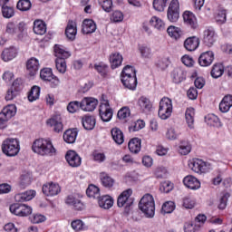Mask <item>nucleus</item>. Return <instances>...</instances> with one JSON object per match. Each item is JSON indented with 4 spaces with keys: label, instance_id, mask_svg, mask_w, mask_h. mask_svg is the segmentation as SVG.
<instances>
[{
    "label": "nucleus",
    "instance_id": "f257e3e1",
    "mask_svg": "<svg viewBox=\"0 0 232 232\" xmlns=\"http://www.w3.org/2000/svg\"><path fill=\"white\" fill-rule=\"evenodd\" d=\"M32 150L34 153L42 157H53L56 153L52 141L44 139L35 140L33 143Z\"/></svg>",
    "mask_w": 232,
    "mask_h": 232
},
{
    "label": "nucleus",
    "instance_id": "f03ea898",
    "mask_svg": "<svg viewBox=\"0 0 232 232\" xmlns=\"http://www.w3.org/2000/svg\"><path fill=\"white\" fill-rule=\"evenodd\" d=\"M139 209L144 213L147 218L155 217V199L151 194H145L139 202Z\"/></svg>",
    "mask_w": 232,
    "mask_h": 232
},
{
    "label": "nucleus",
    "instance_id": "7ed1b4c3",
    "mask_svg": "<svg viewBox=\"0 0 232 232\" xmlns=\"http://www.w3.org/2000/svg\"><path fill=\"white\" fill-rule=\"evenodd\" d=\"M2 152L6 157H15L19 155L21 151V146L19 145V140L14 138L5 139L1 145Z\"/></svg>",
    "mask_w": 232,
    "mask_h": 232
},
{
    "label": "nucleus",
    "instance_id": "20e7f679",
    "mask_svg": "<svg viewBox=\"0 0 232 232\" xmlns=\"http://www.w3.org/2000/svg\"><path fill=\"white\" fill-rule=\"evenodd\" d=\"M173 113V102L168 97H163L160 102L158 115L162 121H166L171 117Z\"/></svg>",
    "mask_w": 232,
    "mask_h": 232
},
{
    "label": "nucleus",
    "instance_id": "39448f33",
    "mask_svg": "<svg viewBox=\"0 0 232 232\" xmlns=\"http://www.w3.org/2000/svg\"><path fill=\"white\" fill-rule=\"evenodd\" d=\"M131 195H133V190L131 188H128L122 191L117 199L118 208H125L126 213H129L130 208L133 206V198H131Z\"/></svg>",
    "mask_w": 232,
    "mask_h": 232
},
{
    "label": "nucleus",
    "instance_id": "423d86ee",
    "mask_svg": "<svg viewBox=\"0 0 232 232\" xmlns=\"http://www.w3.org/2000/svg\"><path fill=\"white\" fill-rule=\"evenodd\" d=\"M17 113V107L14 104L5 106L0 112V130L6 128V122Z\"/></svg>",
    "mask_w": 232,
    "mask_h": 232
},
{
    "label": "nucleus",
    "instance_id": "0eeeda50",
    "mask_svg": "<svg viewBox=\"0 0 232 232\" xmlns=\"http://www.w3.org/2000/svg\"><path fill=\"white\" fill-rule=\"evenodd\" d=\"M188 168L195 173H206L211 169V164L200 159H193L188 161Z\"/></svg>",
    "mask_w": 232,
    "mask_h": 232
},
{
    "label": "nucleus",
    "instance_id": "6e6552de",
    "mask_svg": "<svg viewBox=\"0 0 232 232\" xmlns=\"http://www.w3.org/2000/svg\"><path fill=\"white\" fill-rule=\"evenodd\" d=\"M24 30H26V24L24 22H20L19 24L17 22H9L5 25V34L11 37L21 35Z\"/></svg>",
    "mask_w": 232,
    "mask_h": 232
},
{
    "label": "nucleus",
    "instance_id": "1a4fd4ad",
    "mask_svg": "<svg viewBox=\"0 0 232 232\" xmlns=\"http://www.w3.org/2000/svg\"><path fill=\"white\" fill-rule=\"evenodd\" d=\"M167 17L170 23H177L180 17V4L179 0H171L168 11Z\"/></svg>",
    "mask_w": 232,
    "mask_h": 232
},
{
    "label": "nucleus",
    "instance_id": "9d476101",
    "mask_svg": "<svg viewBox=\"0 0 232 232\" xmlns=\"http://www.w3.org/2000/svg\"><path fill=\"white\" fill-rule=\"evenodd\" d=\"M99 115L103 122H110L113 117V110L110 107V102L103 100L99 108Z\"/></svg>",
    "mask_w": 232,
    "mask_h": 232
},
{
    "label": "nucleus",
    "instance_id": "9b49d317",
    "mask_svg": "<svg viewBox=\"0 0 232 232\" xmlns=\"http://www.w3.org/2000/svg\"><path fill=\"white\" fill-rule=\"evenodd\" d=\"M40 77L43 81H47L51 82L52 88H57L59 86L60 81L57 77L53 76V72H52V69L50 68H44L40 72Z\"/></svg>",
    "mask_w": 232,
    "mask_h": 232
},
{
    "label": "nucleus",
    "instance_id": "f8f14e48",
    "mask_svg": "<svg viewBox=\"0 0 232 232\" xmlns=\"http://www.w3.org/2000/svg\"><path fill=\"white\" fill-rule=\"evenodd\" d=\"M46 124L50 128H53L55 133H61L63 130V118L61 117V114H55L48 119Z\"/></svg>",
    "mask_w": 232,
    "mask_h": 232
},
{
    "label": "nucleus",
    "instance_id": "ddd939ff",
    "mask_svg": "<svg viewBox=\"0 0 232 232\" xmlns=\"http://www.w3.org/2000/svg\"><path fill=\"white\" fill-rule=\"evenodd\" d=\"M217 42V33L213 27H208L203 32V43L208 48H211Z\"/></svg>",
    "mask_w": 232,
    "mask_h": 232
},
{
    "label": "nucleus",
    "instance_id": "4468645a",
    "mask_svg": "<svg viewBox=\"0 0 232 232\" xmlns=\"http://www.w3.org/2000/svg\"><path fill=\"white\" fill-rule=\"evenodd\" d=\"M43 193L46 197H55L61 193V187L59 184L49 182L43 186Z\"/></svg>",
    "mask_w": 232,
    "mask_h": 232
},
{
    "label": "nucleus",
    "instance_id": "2eb2a0df",
    "mask_svg": "<svg viewBox=\"0 0 232 232\" xmlns=\"http://www.w3.org/2000/svg\"><path fill=\"white\" fill-rule=\"evenodd\" d=\"M65 160L71 168H79L81 166V156L75 150H68L65 154Z\"/></svg>",
    "mask_w": 232,
    "mask_h": 232
},
{
    "label": "nucleus",
    "instance_id": "dca6fc26",
    "mask_svg": "<svg viewBox=\"0 0 232 232\" xmlns=\"http://www.w3.org/2000/svg\"><path fill=\"white\" fill-rule=\"evenodd\" d=\"M213 61H215V53L213 51L202 53L198 57V64L203 67L211 66V64H213Z\"/></svg>",
    "mask_w": 232,
    "mask_h": 232
},
{
    "label": "nucleus",
    "instance_id": "f3484780",
    "mask_svg": "<svg viewBox=\"0 0 232 232\" xmlns=\"http://www.w3.org/2000/svg\"><path fill=\"white\" fill-rule=\"evenodd\" d=\"M99 101L95 98H83L81 102V110L83 111H93L97 108Z\"/></svg>",
    "mask_w": 232,
    "mask_h": 232
},
{
    "label": "nucleus",
    "instance_id": "a211bd4d",
    "mask_svg": "<svg viewBox=\"0 0 232 232\" xmlns=\"http://www.w3.org/2000/svg\"><path fill=\"white\" fill-rule=\"evenodd\" d=\"M39 60L35 57H32L26 62V72L30 77H34L39 72Z\"/></svg>",
    "mask_w": 232,
    "mask_h": 232
},
{
    "label": "nucleus",
    "instance_id": "6ab92c4d",
    "mask_svg": "<svg viewBox=\"0 0 232 232\" xmlns=\"http://www.w3.org/2000/svg\"><path fill=\"white\" fill-rule=\"evenodd\" d=\"M183 184L188 189H193L194 191L197 189H200V181L194 176L188 175L183 179Z\"/></svg>",
    "mask_w": 232,
    "mask_h": 232
},
{
    "label": "nucleus",
    "instance_id": "aec40b11",
    "mask_svg": "<svg viewBox=\"0 0 232 232\" xmlns=\"http://www.w3.org/2000/svg\"><path fill=\"white\" fill-rule=\"evenodd\" d=\"M65 204L71 206L73 209L77 211H82L84 208V205L81 202V199L77 198L73 195H69L65 198Z\"/></svg>",
    "mask_w": 232,
    "mask_h": 232
},
{
    "label": "nucleus",
    "instance_id": "412c9836",
    "mask_svg": "<svg viewBox=\"0 0 232 232\" xmlns=\"http://www.w3.org/2000/svg\"><path fill=\"white\" fill-rule=\"evenodd\" d=\"M65 35L68 41H75L77 35V24L74 21L70 20L65 28Z\"/></svg>",
    "mask_w": 232,
    "mask_h": 232
},
{
    "label": "nucleus",
    "instance_id": "4be33fe9",
    "mask_svg": "<svg viewBox=\"0 0 232 232\" xmlns=\"http://www.w3.org/2000/svg\"><path fill=\"white\" fill-rule=\"evenodd\" d=\"M199 45L200 39L197 36L188 37L184 42V48L188 50V52H195Z\"/></svg>",
    "mask_w": 232,
    "mask_h": 232
},
{
    "label": "nucleus",
    "instance_id": "5701e85b",
    "mask_svg": "<svg viewBox=\"0 0 232 232\" xmlns=\"http://www.w3.org/2000/svg\"><path fill=\"white\" fill-rule=\"evenodd\" d=\"M171 79L175 84H180L186 79V72L182 68H175L171 72Z\"/></svg>",
    "mask_w": 232,
    "mask_h": 232
},
{
    "label": "nucleus",
    "instance_id": "b1692460",
    "mask_svg": "<svg viewBox=\"0 0 232 232\" xmlns=\"http://www.w3.org/2000/svg\"><path fill=\"white\" fill-rule=\"evenodd\" d=\"M35 195V190H27L25 192L16 194L14 196V200L15 202H28V200L34 198Z\"/></svg>",
    "mask_w": 232,
    "mask_h": 232
},
{
    "label": "nucleus",
    "instance_id": "393cba45",
    "mask_svg": "<svg viewBox=\"0 0 232 232\" xmlns=\"http://www.w3.org/2000/svg\"><path fill=\"white\" fill-rule=\"evenodd\" d=\"M53 53L56 59H68L72 54L66 51V48L61 44H55L53 46Z\"/></svg>",
    "mask_w": 232,
    "mask_h": 232
},
{
    "label": "nucleus",
    "instance_id": "a878e982",
    "mask_svg": "<svg viewBox=\"0 0 232 232\" xmlns=\"http://www.w3.org/2000/svg\"><path fill=\"white\" fill-rule=\"evenodd\" d=\"M97 30V24L92 19H85L82 22V34H93Z\"/></svg>",
    "mask_w": 232,
    "mask_h": 232
},
{
    "label": "nucleus",
    "instance_id": "bb28decb",
    "mask_svg": "<svg viewBox=\"0 0 232 232\" xmlns=\"http://www.w3.org/2000/svg\"><path fill=\"white\" fill-rule=\"evenodd\" d=\"M1 57L5 63H8V61H12L17 57V49L15 47L6 48L2 52Z\"/></svg>",
    "mask_w": 232,
    "mask_h": 232
},
{
    "label": "nucleus",
    "instance_id": "cd10ccee",
    "mask_svg": "<svg viewBox=\"0 0 232 232\" xmlns=\"http://www.w3.org/2000/svg\"><path fill=\"white\" fill-rule=\"evenodd\" d=\"M138 106H140L142 111L149 113V111H151V108H153V103H151V101H150L149 98L141 96L138 100Z\"/></svg>",
    "mask_w": 232,
    "mask_h": 232
},
{
    "label": "nucleus",
    "instance_id": "c85d7f7f",
    "mask_svg": "<svg viewBox=\"0 0 232 232\" xmlns=\"http://www.w3.org/2000/svg\"><path fill=\"white\" fill-rule=\"evenodd\" d=\"M78 133L77 129H69L63 133V140L67 144H73L77 140Z\"/></svg>",
    "mask_w": 232,
    "mask_h": 232
},
{
    "label": "nucleus",
    "instance_id": "c756f323",
    "mask_svg": "<svg viewBox=\"0 0 232 232\" xmlns=\"http://www.w3.org/2000/svg\"><path fill=\"white\" fill-rule=\"evenodd\" d=\"M121 82L128 90H135L137 88V76H125L121 78Z\"/></svg>",
    "mask_w": 232,
    "mask_h": 232
},
{
    "label": "nucleus",
    "instance_id": "7c9ffc66",
    "mask_svg": "<svg viewBox=\"0 0 232 232\" xmlns=\"http://www.w3.org/2000/svg\"><path fill=\"white\" fill-rule=\"evenodd\" d=\"M98 204L102 209H110L113 207V198L110 196H102L98 199Z\"/></svg>",
    "mask_w": 232,
    "mask_h": 232
},
{
    "label": "nucleus",
    "instance_id": "2f4dec72",
    "mask_svg": "<svg viewBox=\"0 0 232 232\" xmlns=\"http://www.w3.org/2000/svg\"><path fill=\"white\" fill-rule=\"evenodd\" d=\"M111 137L116 144L121 146V144H124V133L119 128H113L111 131Z\"/></svg>",
    "mask_w": 232,
    "mask_h": 232
},
{
    "label": "nucleus",
    "instance_id": "473e14b6",
    "mask_svg": "<svg viewBox=\"0 0 232 232\" xmlns=\"http://www.w3.org/2000/svg\"><path fill=\"white\" fill-rule=\"evenodd\" d=\"M185 119L187 121V124L190 130H193L195 128V109L194 108H188L185 112Z\"/></svg>",
    "mask_w": 232,
    "mask_h": 232
},
{
    "label": "nucleus",
    "instance_id": "72a5a7b5",
    "mask_svg": "<svg viewBox=\"0 0 232 232\" xmlns=\"http://www.w3.org/2000/svg\"><path fill=\"white\" fill-rule=\"evenodd\" d=\"M183 21L186 24L191 26V28H197V17L189 11H186L183 14Z\"/></svg>",
    "mask_w": 232,
    "mask_h": 232
},
{
    "label": "nucleus",
    "instance_id": "f704fd0d",
    "mask_svg": "<svg viewBox=\"0 0 232 232\" xmlns=\"http://www.w3.org/2000/svg\"><path fill=\"white\" fill-rule=\"evenodd\" d=\"M111 68L115 70L122 64V55L119 53H114L110 56Z\"/></svg>",
    "mask_w": 232,
    "mask_h": 232
},
{
    "label": "nucleus",
    "instance_id": "c9c22d12",
    "mask_svg": "<svg viewBox=\"0 0 232 232\" xmlns=\"http://www.w3.org/2000/svg\"><path fill=\"white\" fill-rule=\"evenodd\" d=\"M82 124L84 128V130H93L95 128L96 120L94 116H84L82 119Z\"/></svg>",
    "mask_w": 232,
    "mask_h": 232
},
{
    "label": "nucleus",
    "instance_id": "e433bc0d",
    "mask_svg": "<svg viewBox=\"0 0 232 232\" xmlns=\"http://www.w3.org/2000/svg\"><path fill=\"white\" fill-rule=\"evenodd\" d=\"M167 34L169 35V37L177 41V39H180V37H182V35L184 34V32L179 27L170 25L167 29Z\"/></svg>",
    "mask_w": 232,
    "mask_h": 232
},
{
    "label": "nucleus",
    "instance_id": "4c0bfd02",
    "mask_svg": "<svg viewBox=\"0 0 232 232\" xmlns=\"http://www.w3.org/2000/svg\"><path fill=\"white\" fill-rule=\"evenodd\" d=\"M34 32L36 35H44L46 34V24L41 20L34 21Z\"/></svg>",
    "mask_w": 232,
    "mask_h": 232
},
{
    "label": "nucleus",
    "instance_id": "58836bf2",
    "mask_svg": "<svg viewBox=\"0 0 232 232\" xmlns=\"http://www.w3.org/2000/svg\"><path fill=\"white\" fill-rule=\"evenodd\" d=\"M141 141L139 138H133L129 141V150L131 153H139L141 148Z\"/></svg>",
    "mask_w": 232,
    "mask_h": 232
},
{
    "label": "nucleus",
    "instance_id": "ea45409f",
    "mask_svg": "<svg viewBox=\"0 0 232 232\" xmlns=\"http://www.w3.org/2000/svg\"><path fill=\"white\" fill-rule=\"evenodd\" d=\"M100 179L104 188H113V184H115V180L111 177H110V175H108L105 172H102L100 174Z\"/></svg>",
    "mask_w": 232,
    "mask_h": 232
},
{
    "label": "nucleus",
    "instance_id": "a19ab883",
    "mask_svg": "<svg viewBox=\"0 0 232 232\" xmlns=\"http://www.w3.org/2000/svg\"><path fill=\"white\" fill-rule=\"evenodd\" d=\"M150 24H151V26H154L156 30H160V32L166 30V24H164V21H162V19L157 16L151 17V19L150 20Z\"/></svg>",
    "mask_w": 232,
    "mask_h": 232
},
{
    "label": "nucleus",
    "instance_id": "79ce46f5",
    "mask_svg": "<svg viewBox=\"0 0 232 232\" xmlns=\"http://www.w3.org/2000/svg\"><path fill=\"white\" fill-rule=\"evenodd\" d=\"M86 194L90 198H101V190L95 185H90L86 189Z\"/></svg>",
    "mask_w": 232,
    "mask_h": 232
},
{
    "label": "nucleus",
    "instance_id": "37998d69",
    "mask_svg": "<svg viewBox=\"0 0 232 232\" xmlns=\"http://www.w3.org/2000/svg\"><path fill=\"white\" fill-rule=\"evenodd\" d=\"M210 73L214 79H218V77H222V75H224V65H222L221 63L214 64Z\"/></svg>",
    "mask_w": 232,
    "mask_h": 232
},
{
    "label": "nucleus",
    "instance_id": "c03bdc74",
    "mask_svg": "<svg viewBox=\"0 0 232 232\" xmlns=\"http://www.w3.org/2000/svg\"><path fill=\"white\" fill-rule=\"evenodd\" d=\"M39 95H41V88H39L37 85H34L29 92L28 101L30 102H34V101H37V99H39Z\"/></svg>",
    "mask_w": 232,
    "mask_h": 232
},
{
    "label": "nucleus",
    "instance_id": "a18cd8bd",
    "mask_svg": "<svg viewBox=\"0 0 232 232\" xmlns=\"http://www.w3.org/2000/svg\"><path fill=\"white\" fill-rule=\"evenodd\" d=\"M179 153L180 155H188V153H191V144L188 141L181 140L179 147Z\"/></svg>",
    "mask_w": 232,
    "mask_h": 232
},
{
    "label": "nucleus",
    "instance_id": "49530a36",
    "mask_svg": "<svg viewBox=\"0 0 232 232\" xmlns=\"http://www.w3.org/2000/svg\"><path fill=\"white\" fill-rule=\"evenodd\" d=\"M121 77H137V71L135 70V67L131 65L125 66L121 72Z\"/></svg>",
    "mask_w": 232,
    "mask_h": 232
},
{
    "label": "nucleus",
    "instance_id": "de8ad7c7",
    "mask_svg": "<svg viewBox=\"0 0 232 232\" xmlns=\"http://www.w3.org/2000/svg\"><path fill=\"white\" fill-rule=\"evenodd\" d=\"M139 51L142 59H151V56L153 55L151 53V48H150L148 45H140Z\"/></svg>",
    "mask_w": 232,
    "mask_h": 232
},
{
    "label": "nucleus",
    "instance_id": "09e8293b",
    "mask_svg": "<svg viewBox=\"0 0 232 232\" xmlns=\"http://www.w3.org/2000/svg\"><path fill=\"white\" fill-rule=\"evenodd\" d=\"M99 5L104 12L110 14L113 10V1L111 0H98Z\"/></svg>",
    "mask_w": 232,
    "mask_h": 232
},
{
    "label": "nucleus",
    "instance_id": "8fccbe9b",
    "mask_svg": "<svg viewBox=\"0 0 232 232\" xmlns=\"http://www.w3.org/2000/svg\"><path fill=\"white\" fill-rule=\"evenodd\" d=\"M30 184H32V173L25 172L22 174L20 180L21 188H26V186H30Z\"/></svg>",
    "mask_w": 232,
    "mask_h": 232
},
{
    "label": "nucleus",
    "instance_id": "3c124183",
    "mask_svg": "<svg viewBox=\"0 0 232 232\" xmlns=\"http://www.w3.org/2000/svg\"><path fill=\"white\" fill-rule=\"evenodd\" d=\"M205 121L208 126H220V120L215 114H208L205 117Z\"/></svg>",
    "mask_w": 232,
    "mask_h": 232
},
{
    "label": "nucleus",
    "instance_id": "603ef678",
    "mask_svg": "<svg viewBox=\"0 0 232 232\" xmlns=\"http://www.w3.org/2000/svg\"><path fill=\"white\" fill-rule=\"evenodd\" d=\"M175 211V202L167 201L162 205L161 213L164 215L173 213Z\"/></svg>",
    "mask_w": 232,
    "mask_h": 232
},
{
    "label": "nucleus",
    "instance_id": "864d4df0",
    "mask_svg": "<svg viewBox=\"0 0 232 232\" xmlns=\"http://www.w3.org/2000/svg\"><path fill=\"white\" fill-rule=\"evenodd\" d=\"M55 66L59 73H66V59H55Z\"/></svg>",
    "mask_w": 232,
    "mask_h": 232
},
{
    "label": "nucleus",
    "instance_id": "5fc2aeb1",
    "mask_svg": "<svg viewBox=\"0 0 232 232\" xmlns=\"http://www.w3.org/2000/svg\"><path fill=\"white\" fill-rule=\"evenodd\" d=\"M16 8L21 10V12H27V10L32 8V3L30 0H20L17 3Z\"/></svg>",
    "mask_w": 232,
    "mask_h": 232
},
{
    "label": "nucleus",
    "instance_id": "6e6d98bb",
    "mask_svg": "<svg viewBox=\"0 0 232 232\" xmlns=\"http://www.w3.org/2000/svg\"><path fill=\"white\" fill-rule=\"evenodd\" d=\"M94 69L98 73H100V75H102V77H106V75H108V66L106 63H96L94 64Z\"/></svg>",
    "mask_w": 232,
    "mask_h": 232
},
{
    "label": "nucleus",
    "instance_id": "4d7b16f0",
    "mask_svg": "<svg viewBox=\"0 0 232 232\" xmlns=\"http://www.w3.org/2000/svg\"><path fill=\"white\" fill-rule=\"evenodd\" d=\"M2 14L3 17H5V19H12V17H14V15L15 14L14 7H10L8 5H4L2 7Z\"/></svg>",
    "mask_w": 232,
    "mask_h": 232
},
{
    "label": "nucleus",
    "instance_id": "13d9d810",
    "mask_svg": "<svg viewBox=\"0 0 232 232\" xmlns=\"http://www.w3.org/2000/svg\"><path fill=\"white\" fill-rule=\"evenodd\" d=\"M81 110V102L78 101L71 102L67 105V111L69 113H77Z\"/></svg>",
    "mask_w": 232,
    "mask_h": 232
},
{
    "label": "nucleus",
    "instance_id": "bf43d9fd",
    "mask_svg": "<svg viewBox=\"0 0 232 232\" xmlns=\"http://www.w3.org/2000/svg\"><path fill=\"white\" fill-rule=\"evenodd\" d=\"M167 3H168V0H154L153 8L157 12H164V8H166Z\"/></svg>",
    "mask_w": 232,
    "mask_h": 232
},
{
    "label": "nucleus",
    "instance_id": "052dcab7",
    "mask_svg": "<svg viewBox=\"0 0 232 232\" xmlns=\"http://www.w3.org/2000/svg\"><path fill=\"white\" fill-rule=\"evenodd\" d=\"M227 11L225 9H219L217 15H216V21L219 24H224L227 21Z\"/></svg>",
    "mask_w": 232,
    "mask_h": 232
},
{
    "label": "nucleus",
    "instance_id": "680f3d73",
    "mask_svg": "<svg viewBox=\"0 0 232 232\" xmlns=\"http://www.w3.org/2000/svg\"><path fill=\"white\" fill-rule=\"evenodd\" d=\"M22 208H23V204L21 203H14L11 205L9 208L11 213H13V215H16V217H21Z\"/></svg>",
    "mask_w": 232,
    "mask_h": 232
},
{
    "label": "nucleus",
    "instance_id": "e2e57ef3",
    "mask_svg": "<svg viewBox=\"0 0 232 232\" xmlns=\"http://www.w3.org/2000/svg\"><path fill=\"white\" fill-rule=\"evenodd\" d=\"M195 199L191 197H185L183 198V208L186 209H193L195 208Z\"/></svg>",
    "mask_w": 232,
    "mask_h": 232
},
{
    "label": "nucleus",
    "instance_id": "0e129e2a",
    "mask_svg": "<svg viewBox=\"0 0 232 232\" xmlns=\"http://www.w3.org/2000/svg\"><path fill=\"white\" fill-rule=\"evenodd\" d=\"M124 20V14L121 11H114L111 16V21L113 23H122Z\"/></svg>",
    "mask_w": 232,
    "mask_h": 232
},
{
    "label": "nucleus",
    "instance_id": "69168bd1",
    "mask_svg": "<svg viewBox=\"0 0 232 232\" xmlns=\"http://www.w3.org/2000/svg\"><path fill=\"white\" fill-rule=\"evenodd\" d=\"M227 198H229V193L226 192L224 193L220 199H219V204L218 206V209H226L227 207Z\"/></svg>",
    "mask_w": 232,
    "mask_h": 232
},
{
    "label": "nucleus",
    "instance_id": "338daca9",
    "mask_svg": "<svg viewBox=\"0 0 232 232\" xmlns=\"http://www.w3.org/2000/svg\"><path fill=\"white\" fill-rule=\"evenodd\" d=\"M71 226L74 231H82V229H85V225L82 222V220L76 219L71 223Z\"/></svg>",
    "mask_w": 232,
    "mask_h": 232
},
{
    "label": "nucleus",
    "instance_id": "774afa93",
    "mask_svg": "<svg viewBox=\"0 0 232 232\" xmlns=\"http://www.w3.org/2000/svg\"><path fill=\"white\" fill-rule=\"evenodd\" d=\"M172 189H173V183H171L169 181L162 182L160 187V190L162 193H169V191H171Z\"/></svg>",
    "mask_w": 232,
    "mask_h": 232
}]
</instances>
